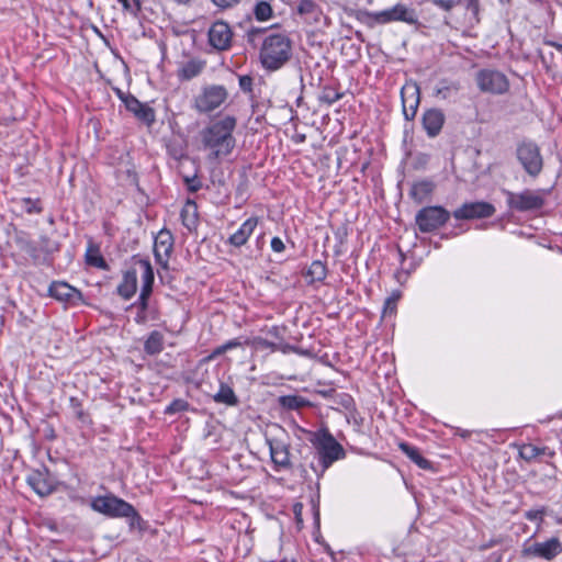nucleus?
<instances>
[{
    "label": "nucleus",
    "mask_w": 562,
    "mask_h": 562,
    "mask_svg": "<svg viewBox=\"0 0 562 562\" xmlns=\"http://www.w3.org/2000/svg\"><path fill=\"white\" fill-rule=\"evenodd\" d=\"M236 127L237 119L226 114L211 120L200 131L201 145L210 160H223L233 154L236 147Z\"/></svg>",
    "instance_id": "1"
},
{
    "label": "nucleus",
    "mask_w": 562,
    "mask_h": 562,
    "mask_svg": "<svg viewBox=\"0 0 562 562\" xmlns=\"http://www.w3.org/2000/svg\"><path fill=\"white\" fill-rule=\"evenodd\" d=\"M311 442L315 448V456L318 460L317 467L312 464V469L318 475H323L334 462L346 457L345 449L327 428H321L315 431Z\"/></svg>",
    "instance_id": "2"
},
{
    "label": "nucleus",
    "mask_w": 562,
    "mask_h": 562,
    "mask_svg": "<svg viewBox=\"0 0 562 562\" xmlns=\"http://www.w3.org/2000/svg\"><path fill=\"white\" fill-rule=\"evenodd\" d=\"M93 512L109 518H127L133 528L142 522V517L132 504L113 494L94 496L90 501Z\"/></svg>",
    "instance_id": "3"
},
{
    "label": "nucleus",
    "mask_w": 562,
    "mask_h": 562,
    "mask_svg": "<svg viewBox=\"0 0 562 562\" xmlns=\"http://www.w3.org/2000/svg\"><path fill=\"white\" fill-rule=\"evenodd\" d=\"M291 41L283 33H272L265 37L259 58L262 67L268 70L281 68L291 57Z\"/></svg>",
    "instance_id": "4"
},
{
    "label": "nucleus",
    "mask_w": 562,
    "mask_h": 562,
    "mask_svg": "<svg viewBox=\"0 0 562 562\" xmlns=\"http://www.w3.org/2000/svg\"><path fill=\"white\" fill-rule=\"evenodd\" d=\"M228 91L222 85H206L193 98V109L201 114L212 113L226 103Z\"/></svg>",
    "instance_id": "5"
},
{
    "label": "nucleus",
    "mask_w": 562,
    "mask_h": 562,
    "mask_svg": "<svg viewBox=\"0 0 562 562\" xmlns=\"http://www.w3.org/2000/svg\"><path fill=\"white\" fill-rule=\"evenodd\" d=\"M450 213L442 206H426L416 214V224L420 232L430 233L448 222Z\"/></svg>",
    "instance_id": "6"
},
{
    "label": "nucleus",
    "mask_w": 562,
    "mask_h": 562,
    "mask_svg": "<svg viewBox=\"0 0 562 562\" xmlns=\"http://www.w3.org/2000/svg\"><path fill=\"white\" fill-rule=\"evenodd\" d=\"M476 83L481 91L501 94L508 90L506 76L497 70L483 69L476 75Z\"/></svg>",
    "instance_id": "7"
},
{
    "label": "nucleus",
    "mask_w": 562,
    "mask_h": 562,
    "mask_svg": "<svg viewBox=\"0 0 562 562\" xmlns=\"http://www.w3.org/2000/svg\"><path fill=\"white\" fill-rule=\"evenodd\" d=\"M495 213V206L485 201H474L463 203L453 211L456 220H479L491 217Z\"/></svg>",
    "instance_id": "8"
},
{
    "label": "nucleus",
    "mask_w": 562,
    "mask_h": 562,
    "mask_svg": "<svg viewBox=\"0 0 562 562\" xmlns=\"http://www.w3.org/2000/svg\"><path fill=\"white\" fill-rule=\"evenodd\" d=\"M136 266L139 268L140 271L142 288L139 296L135 304L139 310L146 312V310L148 308V301L153 292V285L155 280L154 270L150 262L146 259H139L136 262Z\"/></svg>",
    "instance_id": "9"
},
{
    "label": "nucleus",
    "mask_w": 562,
    "mask_h": 562,
    "mask_svg": "<svg viewBox=\"0 0 562 562\" xmlns=\"http://www.w3.org/2000/svg\"><path fill=\"white\" fill-rule=\"evenodd\" d=\"M209 44L216 50H227L232 46L233 31L225 21H215L207 32Z\"/></svg>",
    "instance_id": "10"
},
{
    "label": "nucleus",
    "mask_w": 562,
    "mask_h": 562,
    "mask_svg": "<svg viewBox=\"0 0 562 562\" xmlns=\"http://www.w3.org/2000/svg\"><path fill=\"white\" fill-rule=\"evenodd\" d=\"M173 250V236L168 229L158 232L154 239L155 260L162 268L168 267L169 259Z\"/></svg>",
    "instance_id": "11"
},
{
    "label": "nucleus",
    "mask_w": 562,
    "mask_h": 562,
    "mask_svg": "<svg viewBox=\"0 0 562 562\" xmlns=\"http://www.w3.org/2000/svg\"><path fill=\"white\" fill-rule=\"evenodd\" d=\"M270 457L277 471L289 470L292 465L290 459V446L280 438H267Z\"/></svg>",
    "instance_id": "12"
},
{
    "label": "nucleus",
    "mask_w": 562,
    "mask_h": 562,
    "mask_svg": "<svg viewBox=\"0 0 562 562\" xmlns=\"http://www.w3.org/2000/svg\"><path fill=\"white\" fill-rule=\"evenodd\" d=\"M374 20L379 23H389L392 21H402L409 24L416 22L415 12L404 4H396L390 9L379 11L372 14Z\"/></svg>",
    "instance_id": "13"
},
{
    "label": "nucleus",
    "mask_w": 562,
    "mask_h": 562,
    "mask_svg": "<svg viewBox=\"0 0 562 562\" xmlns=\"http://www.w3.org/2000/svg\"><path fill=\"white\" fill-rule=\"evenodd\" d=\"M553 187L554 184L547 189L529 191V221L531 220V213L546 215L552 210L550 198Z\"/></svg>",
    "instance_id": "14"
},
{
    "label": "nucleus",
    "mask_w": 562,
    "mask_h": 562,
    "mask_svg": "<svg viewBox=\"0 0 562 562\" xmlns=\"http://www.w3.org/2000/svg\"><path fill=\"white\" fill-rule=\"evenodd\" d=\"M48 294L55 300L69 305H76L81 300V292L63 281L52 282L48 288Z\"/></svg>",
    "instance_id": "15"
},
{
    "label": "nucleus",
    "mask_w": 562,
    "mask_h": 562,
    "mask_svg": "<svg viewBox=\"0 0 562 562\" xmlns=\"http://www.w3.org/2000/svg\"><path fill=\"white\" fill-rule=\"evenodd\" d=\"M403 114L407 121L416 115L419 104V88L415 83H406L401 90Z\"/></svg>",
    "instance_id": "16"
},
{
    "label": "nucleus",
    "mask_w": 562,
    "mask_h": 562,
    "mask_svg": "<svg viewBox=\"0 0 562 562\" xmlns=\"http://www.w3.org/2000/svg\"><path fill=\"white\" fill-rule=\"evenodd\" d=\"M27 483L32 490L44 497L56 490L55 480L47 471H34L27 476Z\"/></svg>",
    "instance_id": "17"
},
{
    "label": "nucleus",
    "mask_w": 562,
    "mask_h": 562,
    "mask_svg": "<svg viewBox=\"0 0 562 562\" xmlns=\"http://www.w3.org/2000/svg\"><path fill=\"white\" fill-rule=\"evenodd\" d=\"M561 552L562 543L557 537H553L544 542H535L531 547H529V554L548 561L553 560Z\"/></svg>",
    "instance_id": "18"
},
{
    "label": "nucleus",
    "mask_w": 562,
    "mask_h": 562,
    "mask_svg": "<svg viewBox=\"0 0 562 562\" xmlns=\"http://www.w3.org/2000/svg\"><path fill=\"white\" fill-rule=\"evenodd\" d=\"M446 116L440 109H428L423 114V127L429 137L437 136L445 124Z\"/></svg>",
    "instance_id": "19"
},
{
    "label": "nucleus",
    "mask_w": 562,
    "mask_h": 562,
    "mask_svg": "<svg viewBox=\"0 0 562 562\" xmlns=\"http://www.w3.org/2000/svg\"><path fill=\"white\" fill-rule=\"evenodd\" d=\"M127 111L133 113L138 120L143 121L146 124H151L155 121V113L151 108L142 103L134 95L126 98V102L124 103Z\"/></svg>",
    "instance_id": "20"
},
{
    "label": "nucleus",
    "mask_w": 562,
    "mask_h": 562,
    "mask_svg": "<svg viewBox=\"0 0 562 562\" xmlns=\"http://www.w3.org/2000/svg\"><path fill=\"white\" fill-rule=\"evenodd\" d=\"M258 225L257 217L247 218L239 228L229 236L228 243L235 247H240L247 243L255 228Z\"/></svg>",
    "instance_id": "21"
},
{
    "label": "nucleus",
    "mask_w": 562,
    "mask_h": 562,
    "mask_svg": "<svg viewBox=\"0 0 562 562\" xmlns=\"http://www.w3.org/2000/svg\"><path fill=\"white\" fill-rule=\"evenodd\" d=\"M138 271L136 268L128 269L123 273L121 283L117 286V293L124 299L130 300L137 291Z\"/></svg>",
    "instance_id": "22"
},
{
    "label": "nucleus",
    "mask_w": 562,
    "mask_h": 562,
    "mask_svg": "<svg viewBox=\"0 0 562 562\" xmlns=\"http://www.w3.org/2000/svg\"><path fill=\"white\" fill-rule=\"evenodd\" d=\"M181 221L188 231L192 232L198 227V206L192 200H188L181 210Z\"/></svg>",
    "instance_id": "23"
},
{
    "label": "nucleus",
    "mask_w": 562,
    "mask_h": 562,
    "mask_svg": "<svg viewBox=\"0 0 562 562\" xmlns=\"http://www.w3.org/2000/svg\"><path fill=\"white\" fill-rule=\"evenodd\" d=\"M205 63L199 59H191L183 64L178 70V77L181 80H191L198 77L204 69Z\"/></svg>",
    "instance_id": "24"
},
{
    "label": "nucleus",
    "mask_w": 562,
    "mask_h": 562,
    "mask_svg": "<svg viewBox=\"0 0 562 562\" xmlns=\"http://www.w3.org/2000/svg\"><path fill=\"white\" fill-rule=\"evenodd\" d=\"M213 400L218 404H225L227 406H237L239 403L234 390L225 383L220 384V389L217 393L213 395Z\"/></svg>",
    "instance_id": "25"
},
{
    "label": "nucleus",
    "mask_w": 562,
    "mask_h": 562,
    "mask_svg": "<svg viewBox=\"0 0 562 562\" xmlns=\"http://www.w3.org/2000/svg\"><path fill=\"white\" fill-rule=\"evenodd\" d=\"M432 191L434 183L431 181L423 180L417 181L412 186L409 194L415 202L422 203L431 194Z\"/></svg>",
    "instance_id": "26"
},
{
    "label": "nucleus",
    "mask_w": 562,
    "mask_h": 562,
    "mask_svg": "<svg viewBox=\"0 0 562 562\" xmlns=\"http://www.w3.org/2000/svg\"><path fill=\"white\" fill-rule=\"evenodd\" d=\"M398 448L401 449V451L403 453H405L407 456V458H409L420 469L426 470V469L430 468V462L420 454L418 448H416L407 442H401L398 445Z\"/></svg>",
    "instance_id": "27"
},
{
    "label": "nucleus",
    "mask_w": 562,
    "mask_h": 562,
    "mask_svg": "<svg viewBox=\"0 0 562 562\" xmlns=\"http://www.w3.org/2000/svg\"><path fill=\"white\" fill-rule=\"evenodd\" d=\"M164 349V336L160 331L154 330L147 337L144 344V350L146 353L154 356L158 355Z\"/></svg>",
    "instance_id": "28"
},
{
    "label": "nucleus",
    "mask_w": 562,
    "mask_h": 562,
    "mask_svg": "<svg viewBox=\"0 0 562 562\" xmlns=\"http://www.w3.org/2000/svg\"><path fill=\"white\" fill-rule=\"evenodd\" d=\"M327 276L326 265L321 260H314L310 265L306 277L310 278V282H322Z\"/></svg>",
    "instance_id": "29"
},
{
    "label": "nucleus",
    "mask_w": 562,
    "mask_h": 562,
    "mask_svg": "<svg viewBox=\"0 0 562 562\" xmlns=\"http://www.w3.org/2000/svg\"><path fill=\"white\" fill-rule=\"evenodd\" d=\"M279 404L282 408L294 411L306 406L308 402L299 395H284L279 397Z\"/></svg>",
    "instance_id": "30"
},
{
    "label": "nucleus",
    "mask_w": 562,
    "mask_h": 562,
    "mask_svg": "<svg viewBox=\"0 0 562 562\" xmlns=\"http://www.w3.org/2000/svg\"><path fill=\"white\" fill-rule=\"evenodd\" d=\"M86 261L89 266L100 268V269H106L108 265L100 254V250L98 247H94L90 245L86 252Z\"/></svg>",
    "instance_id": "31"
},
{
    "label": "nucleus",
    "mask_w": 562,
    "mask_h": 562,
    "mask_svg": "<svg viewBox=\"0 0 562 562\" xmlns=\"http://www.w3.org/2000/svg\"><path fill=\"white\" fill-rule=\"evenodd\" d=\"M542 169V157L537 146L529 145V176H537Z\"/></svg>",
    "instance_id": "32"
},
{
    "label": "nucleus",
    "mask_w": 562,
    "mask_h": 562,
    "mask_svg": "<svg viewBox=\"0 0 562 562\" xmlns=\"http://www.w3.org/2000/svg\"><path fill=\"white\" fill-rule=\"evenodd\" d=\"M507 196V203L510 209L518 210V211H526L527 210V195L525 192L520 194H516L513 192H505Z\"/></svg>",
    "instance_id": "33"
},
{
    "label": "nucleus",
    "mask_w": 562,
    "mask_h": 562,
    "mask_svg": "<svg viewBox=\"0 0 562 562\" xmlns=\"http://www.w3.org/2000/svg\"><path fill=\"white\" fill-rule=\"evenodd\" d=\"M459 86L456 82L442 80L435 89V94L441 99H448L452 93L458 92Z\"/></svg>",
    "instance_id": "34"
},
{
    "label": "nucleus",
    "mask_w": 562,
    "mask_h": 562,
    "mask_svg": "<svg viewBox=\"0 0 562 562\" xmlns=\"http://www.w3.org/2000/svg\"><path fill=\"white\" fill-rule=\"evenodd\" d=\"M254 14L258 21H268L272 16V8L267 1H259L254 8Z\"/></svg>",
    "instance_id": "35"
},
{
    "label": "nucleus",
    "mask_w": 562,
    "mask_h": 562,
    "mask_svg": "<svg viewBox=\"0 0 562 562\" xmlns=\"http://www.w3.org/2000/svg\"><path fill=\"white\" fill-rule=\"evenodd\" d=\"M341 98L342 93L338 92L335 88L324 87L319 95V101L330 105L340 100Z\"/></svg>",
    "instance_id": "36"
},
{
    "label": "nucleus",
    "mask_w": 562,
    "mask_h": 562,
    "mask_svg": "<svg viewBox=\"0 0 562 562\" xmlns=\"http://www.w3.org/2000/svg\"><path fill=\"white\" fill-rule=\"evenodd\" d=\"M529 448L531 449V454L529 456V461L531 459L548 460L554 456V451L546 446L537 447V446L529 445Z\"/></svg>",
    "instance_id": "37"
},
{
    "label": "nucleus",
    "mask_w": 562,
    "mask_h": 562,
    "mask_svg": "<svg viewBox=\"0 0 562 562\" xmlns=\"http://www.w3.org/2000/svg\"><path fill=\"white\" fill-rule=\"evenodd\" d=\"M21 205L27 214H40L43 211L38 199L23 198L21 199Z\"/></svg>",
    "instance_id": "38"
},
{
    "label": "nucleus",
    "mask_w": 562,
    "mask_h": 562,
    "mask_svg": "<svg viewBox=\"0 0 562 562\" xmlns=\"http://www.w3.org/2000/svg\"><path fill=\"white\" fill-rule=\"evenodd\" d=\"M189 408V403L181 398L173 400L166 408V415H173L177 413L186 412Z\"/></svg>",
    "instance_id": "39"
},
{
    "label": "nucleus",
    "mask_w": 562,
    "mask_h": 562,
    "mask_svg": "<svg viewBox=\"0 0 562 562\" xmlns=\"http://www.w3.org/2000/svg\"><path fill=\"white\" fill-rule=\"evenodd\" d=\"M317 9V4L313 0H299L297 12L300 14H313Z\"/></svg>",
    "instance_id": "40"
},
{
    "label": "nucleus",
    "mask_w": 562,
    "mask_h": 562,
    "mask_svg": "<svg viewBox=\"0 0 562 562\" xmlns=\"http://www.w3.org/2000/svg\"><path fill=\"white\" fill-rule=\"evenodd\" d=\"M400 299V293H393L385 300L383 307V315L393 314L396 311L397 301Z\"/></svg>",
    "instance_id": "41"
},
{
    "label": "nucleus",
    "mask_w": 562,
    "mask_h": 562,
    "mask_svg": "<svg viewBox=\"0 0 562 562\" xmlns=\"http://www.w3.org/2000/svg\"><path fill=\"white\" fill-rule=\"evenodd\" d=\"M210 2L221 11L236 8L241 0H210Z\"/></svg>",
    "instance_id": "42"
},
{
    "label": "nucleus",
    "mask_w": 562,
    "mask_h": 562,
    "mask_svg": "<svg viewBox=\"0 0 562 562\" xmlns=\"http://www.w3.org/2000/svg\"><path fill=\"white\" fill-rule=\"evenodd\" d=\"M240 346H241V341L239 339H237V338L228 340L227 342H225V344L218 346L217 348H215L214 351H213V356L223 355L227 350H231V349H234V348H237V347H240Z\"/></svg>",
    "instance_id": "43"
},
{
    "label": "nucleus",
    "mask_w": 562,
    "mask_h": 562,
    "mask_svg": "<svg viewBox=\"0 0 562 562\" xmlns=\"http://www.w3.org/2000/svg\"><path fill=\"white\" fill-rule=\"evenodd\" d=\"M124 11L136 14L140 10V0H117Z\"/></svg>",
    "instance_id": "44"
},
{
    "label": "nucleus",
    "mask_w": 562,
    "mask_h": 562,
    "mask_svg": "<svg viewBox=\"0 0 562 562\" xmlns=\"http://www.w3.org/2000/svg\"><path fill=\"white\" fill-rule=\"evenodd\" d=\"M238 85L241 91L246 93L252 92L254 79L249 75H243L238 78Z\"/></svg>",
    "instance_id": "45"
},
{
    "label": "nucleus",
    "mask_w": 562,
    "mask_h": 562,
    "mask_svg": "<svg viewBox=\"0 0 562 562\" xmlns=\"http://www.w3.org/2000/svg\"><path fill=\"white\" fill-rule=\"evenodd\" d=\"M431 2L434 5L448 12L459 4L460 0H431Z\"/></svg>",
    "instance_id": "46"
},
{
    "label": "nucleus",
    "mask_w": 562,
    "mask_h": 562,
    "mask_svg": "<svg viewBox=\"0 0 562 562\" xmlns=\"http://www.w3.org/2000/svg\"><path fill=\"white\" fill-rule=\"evenodd\" d=\"M184 181L190 192H196L202 188V183L196 176L186 177Z\"/></svg>",
    "instance_id": "47"
},
{
    "label": "nucleus",
    "mask_w": 562,
    "mask_h": 562,
    "mask_svg": "<svg viewBox=\"0 0 562 562\" xmlns=\"http://www.w3.org/2000/svg\"><path fill=\"white\" fill-rule=\"evenodd\" d=\"M292 512L295 517V521L299 526L303 524V504L300 502H296L292 506Z\"/></svg>",
    "instance_id": "48"
},
{
    "label": "nucleus",
    "mask_w": 562,
    "mask_h": 562,
    "mask_svg": "<svg viewBox=\"0 0 562 562\" xmlns=\"http://www.w3.org/2000/svg\"><path fill=\"white\" fill-rule=\"evenodd\" d=\"M277 351H281L282 353H289V352H295L299 355L304 353L297 347L291 346L289 344H283V342L278 344Z\"/></svg>",
    "instance_id": "49"
},
{
    "label": "nucleus",
    "mask_w": 562,
    "mask_h": 562,
    "mask_svg": "<svg viewBox=\"0 0 562 562\" xmlns=\"http://www.w3.org/2000/svg\"><path fill=\"white\" fill-rule=\"evenodd\" d=\"M270 245H271V249L274 252H282L285 249L284 243L282 241V239L280 237H277V236L271 239Z\"/></svg>",
    "instance_id": "50"
},
{
    "label": "nucleus",
    "mask_w": 562,
    "mask_h": 562,
    "mask_svg": "<svg viewBox=\"0 0 562 562\" xmlns=\"http://www.w3.org/2000/svg\"><path fill=\"white\" fill-rule=\"evenodd\" d=\"M312 508H313V515H314V521L316 525L319 524V502L318 498H312Z\"/></svg>",
    "instance_id": "51"
},
{
    "label": "nucleus",
    "mask_w": 562,
    "mask_h": 562,
    "mask_svg": "<svg viewBox=\"0 0 562 562\" xmlns=\"http://www.w3.org/2000/svg\"><path fill=\"white\" fill-rule=\"evenodd\" d=\"M257 344L262 347V348H267V349H271L272 351H277V347H278V344L279 342H273V341H269L267 339H258Z\"/></svg>",
    "instance_id": "52"
},
{
    "label": "nucleus",
    "mask_w": 562,
    "mask_h": 562,
    "mask_svg": "<svg viewBox=\"0 0 562 562\" xmlns=\"http://www.w3.org/2000/svg\"><path fill=\"white\" fill-rule=\"evenodd\" d=\"M464 2L467 5V9L472 11L473 13H476L479 10V0H460V3Z\"/></svg>",
    "instance_id": "53"
},
{
    "label": "nucleus",
    "mask_w": 562,
    "mask_h": 562,
    "mask_svg": "<svg viewBox=\"0 0 562 562\" xmlns=\"http://www.w3.org/2000/svg\"><path fill=\"white\" fill-rule=\"evenodd\" d=\"M113 91L114 93L116 94V97L123 102L125 103L126 102V98H130L132 94L130 93H125L123 90H121L120 88H113Z\"/></svg>",
    "instance_id": "54"
},
{
    "label": "nucleus",
    "mask_w": 562,
    "mask_h": 562,
    "mask_svg": "<svg viewBox=\"0 0 562 562\" xmlns=\"http://www.w3.org/2000/svg\"><path fill=\"white\" fill-rule=\"evenodd\" d=\"M524 154H525V148L519 147L517 150L518 159L520 160L522 167L527 170V157H525Z\"/></svg>",
    "instance_id": "55"
},
{
    "label": "nucleus",
    "mask_w": 562,
    "mask_h": 562,
    "mask_svg": "<svg viewBox=\"0 0 562 562\" xmlns=\"http://www.w3.org/2000/svg\"><path fill=\"white\" fill-rule=\"evenodd\" d=\"M543 510H529V520H537L542 518Z\"/></svg>",
    "instance_id": "56"
},
{
    "label": "nucleus",
    "mask_w": 562,
    "mask_h": 562,
    "mask_svg": "<svg viewBox=\"0 0 562 562\" xmlns=\"http://www.w3.org/2000/svg\"><path fill=\"white\" fill-rule=\"evenodd\" d=\"M135 321L137 324H144L147 321L146 312H143L142 310L138 311Z\"/></svg>",
    "instance_id": "57"
},
{
    "label": "nucleus",
    "mask_w": 562,
    "mask_h": 562,
    "mask_svg": "<svg viewBox=\"0 0 562 562\" xmlns=\"http://www.w3.org/2000/svg\"><path fill=\"white\" fill-rule=\"evenodd\" d=\"M268 334L273 336L274 338H279L280 337V329H279V327L273 326V327H271L269 329Z\"/></svg>",
    "instance_id": "58"
},
{
    "label": "nucleus",
    "mask_w": 562,
    "mask_h": 562,
    "mask_svg": "<svg viewBox=\"0 0 562 562\" xmlns=\"http://www.w3.org/2000/svg\"><path fill=\"white\" fill-rule=\"evenodd\" d=\"M456 435H458V436H460L462 438H468L470 436V431L465 430V429L458 428L457 431H456Z\"/></svg>",
    "instance_id": "59"
},
{
    "label": "nucleus",
    "mask_w": 562,
    "mask_h": 562,
    "mask_svg": "<svg viewBox=\"0 0 562 562\" xmlns=\"http://www.w3.org/2000/svg\"><path fill=\"white\" fill-rule=\"evenodd\" d=\"M554 46L557 47V49H558L559 52H561V53H562V45H561V44H554Z\"/></svg>",
    "instance_id": "60"
}]
</instances>
